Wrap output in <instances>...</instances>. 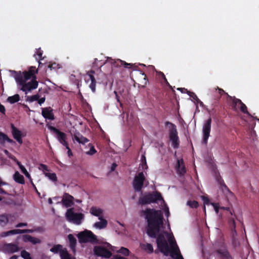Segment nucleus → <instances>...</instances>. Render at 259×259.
Segmentation results:
<instances>
[{"label": "nucleus", "mask_w": 259, "mask_h": 259, "mask_svg": "<svg viewBox=\"0 0 259 259\" xmlns=\"http://www.w3.org/2000/svg\"><path fill=\"white\" fill-rule=\"evenodd\" d=\"M142 212L148 223L146 233L151 238H157V247L161 252L167 256L170 252L169 247L164 235L159 234L161 226L163 225V213L161 210L154 208H146Z\"/></svg>", "instance_id": "obj_1"}, {"label": "nucleus", "mask_w": 259, "mask_h": 259, "mask_svg": "<svg viewBox=\"0 0 259 259\" xmlns=\"http://www.w3.org/2000/svg\"><path fill=\"white\" fill-rule=\"evenodd\" d=\"M13 73L16 82L21 86V90L23 92L26 93L37 88L38 83L36 80V77H33L30 81L26 82V81L23 79V75L20 72H17L16 71H13Z\"/></svg>", "instance_id": "obj_2"}, {"label": "nucleus", "mask_w": 259, "mask_h": 259, "mask_svg": "<svg viewBox=\"0 0 259 259\" xmlns=\"http://www.w3.org/2000/svg\"><path fill=\"white\" fill-rule=\"evenodd\" d=\"M212 254L219 259H233L227 246L224 243L214 244Z\"/></svg>", "instance_id": "obj_3"}, {"label": "nucleus", "mask_w": 259, "mask_h": 259, "mask_svg": "<svg viewBox=\"0 0 259 259\" xmlns=\"http://www.w3.org/2000/svg\"><path fill=\"white\" fill-rule=\"evenodd\" d=\"M165 124L166 126H171L169 130V138L171 142L172 147L174 149H178L180 145V140L176 125L168 121L165 122Z\"/></svg>", "instance_id": "obj_4"}, {"label": "nucleus", "mask_w": 259, "mask_h": 259, "mask_svg": "<svg viewBox=\"0 0 259 259\" xmlns=\"http://www.w3.org/2000/svg\"><path fill=\"white\" fill-rule=\"evenodd\" d=\"M73 210V208L68 209L65 213V217L68 221L79 225L84 219V215L82 213H75Z\"/></svg>", "instance_id": "obj_5"}, {"label": "nucleus", "mask_w": 259, "mask_h": 259, "mask_svg": "<svg viewBox=\"0 0 259 259\" xmlns=\"http://www.w3.org/2000/svg\"><path fill=\"white\" fill-rule=\"evenodd\" d=\"M163 200L161 194L159 192L153 193H148L141 197L139 199V203L142 205L155 203L157 200Z\"/></svg>", "instance_id": "obj_6"}, {"label": "nucleus", "mask_w": 259, "mask_h": 259, "mask_svg": "<svg viewBox=\"0 0 259 259\" xmlns=\"http://www.w3.org/2000/svg\"><path fill=\"white\" fill-rule=\"evenodd\" d=\"M229 98L231 101L230 106L231 108L234 111H237L238 108H240V111L244 113L247 114L248 116L251 117V114L247 111L246 106L239 99L236 98L235 97H231L228 96Z\"/></svg>", "instance_id": "obj_7"}, {"label": "nucleus", "mask_w": 259, "mask_h": 259, "mask_svg": "<svg viewBox=\"0 0 259 259\" xmlns=\"http://www.w3.org/2000/svg\"><path fill=\"white\" fill-rule=\"evenodd\" d=\"M105 246H96L94 248V253L98 256H101L104 258H110L112 255V253L108 248L111 249L112 246L109 243H106Z\"/></svg>", "instance_id": "obj_8"}, {"label": "nucleus", "mask_w": 259, "mask_h": 259, "mask_svg": "<svg viewBox=\"0 0 259 259\" xmlns=\"http://www.w3.org/2000/svg\"><path fill=\"white\" fill-rule=\"evenodd\" d=\"M77 237L80 243H95L97 241L96 236L89 230L80 232L77 234Z\"/></svg>", "instance_id": "obj_9"}, {"label": "nucleus", "mask_w": 259, "mask_h": 259, "mask_svg": "<svg viewBox=\"0 0 259 259\" xmlns=\"http://www.w3.org/2000/svg\"><path fill=\"white\" fill-rule=\"evenodd\" d=\"M48 128L53 133V134L55 135L56 138L60 144H61L64 146H67L68 144H69L67 141V135L65 133L60 131L59 129L51 125L48 126Z\"/></svg>", "instance_id": "obj_10"}, {"label": "nucleus", "mask_w": 259, "mask_h": 259, "mask_svg": "<svg viewBox=\"0 0 259 259\" xmlns=\"http://www.w3.org/2000/svg\"><path fill=\"white\" fill-rule=\"evenodd\" d=\"M145 177L143 172H139L136 176L133 181V187L137 192L140 191L144 185Z\"/></svg>", "instance_id": "obj_11"}, {"label": "nucleus", "mask_w": 259, "mask_h": 259, "mask_svg": "<svg viewBox=\"0 0 259 259\" xmlns=\"http://www.w3.org/2000/svg\"><path fill=\"white\" fill-rule=\"evenodd\" d=\"M211 121V118L209 117L208 119L205 120L203 125V142L206 144L207 143L208 139L210 136Z\"/></svg>", "instance_id": "obj_12"}, {"label": "nucleus", "mask_w": 259, "mask_h": 259, "mask_svg": "<svg viewBox=\"0 0 259 259\" xmlns=\"http://www.w3.org/2000/svg\"><path fill=\"white\" fill-rule=\"evenodd\" d=\"M38 70L36 69L35 66H31L29 67L28 71H25L23 72V77L25 81H27L33 77H36L35 74L37 73Z\"/></svg>", "instance_id": "obj_13"}, {"label": "nucleus", "mask_w": 259, "mask_h": 259, "mask_svg": "<svg viewBox=\"0 0 259 259\" xmlns=\"http://www.w3.org/2000/svg\"><path fill=\"white\" fill-rule=\"evenodd\" d=\"M175 168L177 174L180 177L184 176L186 173V168L183 159L177 160V163Z\"/></svg>", "instance_id": "obj_14"}, {"label": "nucleus", "mask_w": 259, "mask_h": 259, "mask_svg": "<svg viewBox=\"0 0 259 259\" xmlns=\"http://www.w3.org/2000/svg\"><path fill=\"white\" fill-rule=\"evenodd\" d=\"M3 250L5 252L13 253L18 251L20 248L18 245L14 243H5L3 246Z\"/></svg>", "instance_id": "obj_15"}, {"label": "nucleus", "mask_w": 259, "mask_h": 259, "mask_svg": "<svg viewBox=\"0 0 259 259\" xmlns=\"http://www.w3.org/2000/svg\"><path fill=\"white\" fill-rule=\"evenodd\" d=\"M41 114L46 119L51 120L55 119L53 109L51 107L42 108Z\"/></svg>", "instance_id": "obj_16"}, {"label": "nucleus", "mask_w": 259, "mask_h": 259, "mask_svg": "<svg viewBox=\"0 0 259 259\" xmlns=\"http://www.w3.org/2000/svg\"><path fill=\"white\" fill-rule=\"evenodd\" d=\"M170 244L171 245V250L170 255L171 257H174V255H177L176 259H184L183 257L180 253V249L177 246L176 242L174 243L172 241H170Z\"/></svg>", "instance_id": "obj_17"}, {"label": "nucleus", "mask_w": 259, "mask_h": 259, "mask_svg": "<svg viewBox=\"0 0 259 259\" xmlns=\"http://www.w3.org/2000/svg\"><path fill=\"white\" fill-rule=\"evenodd\" d=\"M12 133L14 138L20 144L23 142L22 139V133L17 128H16L13 124H11Z\"/></svg>", "instance_id": "obj_18"}, {"label": "nucleus", "mask_w": 259, "mask_h": 259, "mask_svg": "<svg viewBox=\"0 0 259 259\" xmlns=\"http://www.w3.org/2000/svg\"><path fill=\"white\" fill-rule=\"evenodd\" d=\"M73 199L74 198L72 196L70 195L68 193H65L62 201L64 205L66 207H69L73 204Z\"/></svg>", "instance_id": "obj_19"}, {"label": "nucleus", "mask_w": 259, "mask_h": 259, "mask_svg": "<svg viewBox=\"0 0 259 259\" xmlns=\"http://www.w3.org/2000/svg\"><path fill=\"white\" fill-rule=\"evenodd\" d=\"M114 65L115 66H123L125 68H131L133 70H136L137 68V66H136L135 64L128 63L119 59L114 61Z\"/></svg>", "instance_id": "obj_20"}, {"label": "nucleus", "mask_w": 259, "mask_h": 259, "mask_svg": "<svg viewBox=\"0 0 259 259\" xmlns=\"http://www.w3.org/2000/svg\"><path fill=\"white\" fill-rule=\"evenodd\" d=\"M73 140H74L78 143L82 144H85L89 142V140L87 138L84 137L78 132H75V133H74L73 137Z\"/></svg>", "instance_id": "obj_21"}, {"label": "nucleus", "mask_w": 259, "mask_h": 259, "mask_svg": "<svg viewBox=\"0 0 259 259\" xmlns=\"http://www.w3.org/2000/svg\"><path fill=\"white\" fill-rule=\"evenodd\" d=\"M93 73H94V71H90L88 73V76L89 77V79H90L91 81L89 85L90 88L93 93H95L96 92V80L93 74Z\"/></svg>", "instance_id": "obj_22"}, {"label": "nucleus", "mask_w": 259, "mask_h": 259, "mask_svg": "<svg viewBox=\"0 0 259 259\" xmlns=\"http://www.w3.org/2000/svg\"><path fill=\"white\" fill-rule=\"evenodd\" d=\"M99 220H100V221L96 222L94 224V226L99 229L105 228L107 226V221L105 219H103V217H99Z\"/></svg>", "instance_id": "obj_23"}, {"label": "nucleus", "mask_w": 259, "mask_h": 259, "mask_svg": "<svg viewBox=\"0 0 259 259\" xmlns=\"http://www.w3.org/2000/svg\"><path fill=\"white\" fill-rule=\"evenodd\" d=\"M68 239L69 242V246L72 251H75L77 241L74 236L70 234L68 235Z\"/></svg>", "instance_id": "obj_24"}, {"label": "nucleus", "mask_w": 259, "mask_h": 259, "mask_svg": "<svg viewBox=\"0 0 259 259\" xmlns=\"http://www.w3.org/2000/svg\"><path fill=\"white\" fill-rule=\"evenodd\" d=\"M10 217H11L10 214H3L0 215V225L2 227L6 226L9 222V219Z\"/></svg>", "instance_id": "obj_25"}, {"label": "nucleus", "mask_w": 259, "mask_h": 259, "mask_svg": "<svg viewBox=\"0 0 259 259\" xmlns=\"http://www.w3.org/2000/svg\"><path fill=\"white\" fill-rule=\"evenodd\" d=\"M13 178L15 181L19 184H24L25 183L24 177L17 171L14 174Z\"/></svg>", "instance_id": "obj_26"}, {"label": "nucleus", "mask_w": 259, "mask_h": 259, "mask_svg": "<svg viewBox=\"0 0 259 259\" xmlns=\"http://www.w3.org/2000/svg\"><path fill=\"white\" fill-rule=\"evenodd\" d=\"M6 141L9 143H14V141L12 139H10L6 134L0 132V144H4Z\"/></svg>", "instance_id": "obj_27"}, {"label": "nucleus", "mask_w": 259, "mask_h": 259, "mask_svg": "<svg viewBox=\"0 0 259 259\" xmlns=\"http://www.w3.org/2000/svg\"><path fill=\"white\" fill-rule=\"evenodd\" d=\"M156 76L158 77L159 78H161L163 80L162 81H161V83H165L167 86L171 88V86L170 85L169 82H168L164 74L161 72V71H156Z\"/></svg>", "instance_id": "obj_28"}, {"label": "nucleus", "mask_w": 259, "mask_h": 259, "mask_svg": "<svg viewBox=\"0 0 259 259\" xmlns=\"http://www.w3.org/2000/svg\"><path fill=\"white\" fill-rule=\"evenodd\" d=\"M90 212L92 214L99 217H102L101 214L103 213V210L101 208H97L96 207H92L90 209Z\"/></svg>", "instance_id": "obj_29"}, {"label": "nucleus", "mask_w": 259, "mask_h": 259, "mask_svg": "<svg viewBox=\"0 0 259 259\" xmlns=\"http://www.w3.org/2000/svg\"><path fill=\"white\" fill-rule=\"evenodd\" d=\"M60 256L61 259H75L71 257L66 248H64V249L60 252Z\"/></svg>", "instance_id": "obj_30"}, {"label": "nucleus", "mask_w": 259, "mask_h": 259, "mask_svg": "<svg viewBox=\"0 0 259 259\" xmlns=\"http://www.w3.org/2000/svg\"><path fill=\"white\" fill-rule=\"evenodd\" d=\"M63 246L61 244L54 245L53 247L50 249V251L55 254H57L63 250Z\"/></svg>", "instance_id": "obj_31"}, {"label": "nucleus", "mask_w": 259, "mask_h": 259, "mask_svg": "<svg viewBox=\"0 0 259 259\" xmlns=\"http://www.w3.org/2000/svg\"><path fill=\"white\" fill-rule=\"evenodd\" d=\"M20 100V96L15 94L14 96H10L7 98V101L11 104H14Z\"/></svg>", "instance_id": "obj_32"}, {"label": "nucleus", "mask_w": 259, "mask_h": 259, "mask_svg": "<svg viewBox=\"0 0 259 259\" xmlns=\"http://www.w3.org/2000/svg\"><path fill=\"white\" fill-rule=\"evenodd\" d=\"M18 233V229H14L10 230L6 232H3L1 233V236L2 237H5L9 235H14V234H17Z\"/></svg>", "instance_id": "obj_33"}, {"label": "nucleus", "mask_w": 259, "mask_h": 259, "mask_svg": "<svg viewBox=\"0 0 259 259\" xmlns=\"http://www.w3.org/2000/svg\"><path fill=\"white\" fill-rule=\"evenodd\" d=\"M215 96L217 99H220L222 95L224 94H227V93H225V91L217 87V88H215Z\"/></svg>", "instance_id": "obj_34"}, {"label": "nucleus", "mask_w": 259, "mask_h": 259, "mask_svg": "<svg viewBox=\"0 0 259 259\" xmlns=\"http://www.w3.org/2000/svg\"><path fill=\"white\" fill-rule=\"evenodd\" d=\"M187 204L189 206H190L191 208H197L199 206L198 202L195 200L188 201Z\"/></svg>", "instance_id": "obj_35"}, {"label": "nucleus", "mask_w": 259, "mask_h": 259, "mask_svg": "<svg viewBox=\"0 0 259 259\" xmlns=\"http://www.w3.org/2000/svg\"><path fill=\"white\" fill-rule=\"evenodd\" d=\"M48 68H49L51 70H57V69H59L60 68V66H59V64L56 63V62H53V63H50L48 65Z\"/></svg>", "instance_id": "obj_36"}, {"label": "nucleus", "mask_w": 259, "mask_h": 259, "mask_svg": "<svg viewBox=\"0 0 259 259\" xmlns=\"http://www.w3.org/2000/svg\"><path fill=\"white\" fill-rule=\"evenodd\" d=\"M107 64L106 63H102V61H99L98 59H95L94 62L93 63V67H99L101 68L103 65Z\"/></svg>", "instance_id": "obj_37"}, {"label": "nucleus", "mask_w": 259, "mask_h": 259, "mask_svg": "<svg viewBox=\"0 0 259 259\" xmlns=\"http://www.w3.org/2000/svg\"><path fill=\"white\" fill-rule=\"evenodd\" d=\"M143 248L149 253H151L153 252V246L150 243L146 244Z\"/></svg>", "instance_id": "obj_38"}, {"label": "nucleus", "mask_w": 259, "mask_h": 259, "mask_svg": "<svg viewBox=\"0 0 259 259\" xmlns=\"http://www.w3.org/2000/svg\"><path fill=\"white\" fill-rule=\"evenodd\" d=\"M22 238L24 242H30L32 236L29 235H24L22 236H19L18 239Z\"/></svg>", "instance_id": "obj_39"}, {"label": "nucleus", "mask_w": 259, "mask_h": 259, "mask_svg": "<svg viewBox=\"0 0 259 259\" xmlns=\"http://www.w3.org/2000/svg\"><path fill=\"white\" fill-rule=\"evenodd\" d=\"M118 252L120 253L125 256H128L129 255L130 251L127 248L122 247L118 251Z\"/></svg>", "instance_id": "obj_40"}, {"label": "nucleus", "mask_w": 259, "mask_h": 259, "mask_svg": "<svg viewBox=\"0 0 259 259\" xmlns=\"http://www.w3.org/2000/svg\"><path fill=\"white\" fill-rule=\"evenodd\" d=\"M21 256L24 258V259H32L30 253L27 252V251L24 250H22L21 252Z\"/></svg>", "instance_id": "obj_41"}, {"label": "nucleus", "mask_w": 259, "mask_h": 259, "mask_svg": "<svg viewBox=\"0 0 259 259\" xmlns=\"http://www.w3.org/2000/svg\"><path fill=\"white\" fill-rule=\"evenodd\" d=\"M46 176H47L50 180H52L54 182H56L57 181V178L56 175L55 173H47L46 174Z\"/></svg>", "instance_id": "obj_42"}, {"label": "nucleus", "mask_w": 259, "mask_h": 259, "mask_svg": "<svg viewBox=\"0 0 259 259\" xmlns=\"http://www.w3.org/2000/svg\"><path fill=\"white\" fill-rule=\"evenodd\" d=\"M36 55L38 57V58H36V59L39 60V66H40L42 65V64L39 61L40 60L42 59V51L40 48L37 50Z\"/></svg>", "instance_id": "obj_43"}, {"label": "nucleus", "mask_w": 259, "mask_h": 259, "mask_svg": "<svg viewBox=\"0 0 259 259\" xmlns=\"http://www.w3.org/2000/svg\"><path fill=\"white\" fill-rule=\"evenodd\" d=\"M33 230L32 229H18V234H23V233H31L33 232Z\"/></svg>", "instance_id": "obj_44"}, {"label": "nucleus", "mask_w": 259, "mask_h": 259, "mask_svg": "<svg viewBox=\"0 0 259 259\" xmlns=\"http://www.w3.org/2000/svg\"><path fill=\"white\" fill-rule=\"evenodd\" d=\"M38 99L39 96L38 95H33L28 97V99L30 102L37 101Z\"/></svg>", "instance_id": "obj_45"}, {"label": "nucleus", "mask_w": 259, "mask_h": 259, "mask_svg": "<svg viewBox=\"0 0 259 259\" xmlns=\"http://www.w3.org/2000/svg\"><path fill=\"white\" fill-rule=\"evenodd\" d=\"M30 242H31L33 244H36L37 243H40L41 242V241L39 239L32 236V239H31Z\"/></svg>", "instance_id": "obj_46"}, {"label": "nucleus", "mask_w": 259, "mask_h": 259, "mask_svg": "<svg viewBox=\"0 0 259 259\" xmlns=\"http://www.w3.org/2000/svg\"><path fill=\"white\" fill-rule=\"evenodd\" d=\"M97 152L94 146H92L89 151L87 152L88 155H93Z\"/></svg>", "instance_id": "obj_47"}, {"label": "nucleus", "mask_w": 259, "mask_h": 259, "mask_svg": "<svg viewBox=\"0 0 259 259\" xmlns=\"http://www.w3.org/2000/svg\"><path fill=\"white\" fill-rule=\"evenodd\" d=\"M220 187L223 192H230V190H229V188H228V187L227 186V185L225 184V183H223V184H222L220 186Z\"/></svg>", "instance_id": "obj_48"}, {"label": "nucleus", "mask_w": 259, "mask_h": 259, "mask_svg": "<svg viewBox=\"0 0 259 259\" xmlns=\"http://www.w3.org/2000/svg\"><path fill=\"white\" fill-rule=\"evenodd\" d=\"M39 169H41L44 171H48L49 169L48 166L44 164H40L39 165Z\"/></svg>", "instance_id": "obj_49"}, {"label": "nucleus", "mask_w": 259, "mask_h": 259, "mask_svg": "<svg viewBox=\"0 0 259 259\" xmlns=\"http://www.w3.org/2000/svg\"><path fill=\"white\" fill-rule=\"evenodd\" d=\"M229 223L231 227H233L234 228H235L236 224L234 218H230L229 220Z\"/></svg>", "instance_id": "obj_50"}, {"label": "nucleus", "mask_w": 259, "mask_h": 259, "mask_svg": "<svg viewBox=\"0 0 259 259\" xmlns=\"http://www.w3.org/2000/svg\"><path fill=\"white\" fill-rule=\"evenodd\" d=\"M188 94L193 99L196 100V101L199 100L197 96L194 93L189 92V93H188Z\"/></svg>", "instance_id": "obj_51"}, {"label": "nucleus", "mask_w": 259, "mask_h": 259, "mask_svg": "<svg viewBox=\"0 0 259 259\" xmlns=\"http://www.w3.org/2000/svg\"><path fill=\"white\" fill-rule=\"evenodd\" d=\"M64 147H65L66 149L68 150V151H67V154H68V155L69 157H71L73 155L72 154V152L71 150V149H70L69 147V144H68V145L67 146H65Z\"/></svg>", "instance_id": "obj_52"}, {"label": "nucleus", "mask_w": 259, "mask_h": 259, "mask_svg": "<svg viewBox=\"0 0 259 259\" xmlns=\"http://www.w3.org/2000/svg\"><path fill=\"white\" fill-rule=\"evenodd\" d=\"M202 199L203 200L204 204H209V199L204 196H202Z\"/></svg>", "instance_id": "obj_53"}, {"label": "nucleus", "mask_w": 259, "mask_h": 259, "mask_svg": "<svg viewBox=\"0 0 259 259\" xmlns=\"http://www.w3.org/2000/svg\"><path fill=\"white\" fill-rule=\"evenodd\" d=\"M142 162L143 163H144V166H143V168H148V165L147 164V163H146V157H145V156H142Z\"/></svg>", "instance_id": "obj_54"}, {"label": "nucleus", "mask_w": 259, "mask_h": 259, "mask_svg": "<svg viewBox=\"0 0 259 259\" xmlns=\"http://www.w3.org/2000/svg\"><path fill=\"white\" fill-rule=\"evenodd\" d=\"M114 94L116 95V99L117 101L120 104V106L121 107H122V103L121 102V101L120 100V98L118 96L117 92L116 91H114Z\"/></svg>", "instance_id": "obj_55"}, {"label": "nucleus", "mask_w": 259, "mask_h": 259, "mask_svg": "<svg viewBox=\"0 0 259 259\" xmlns=\"http://www.w3.org/2000/svg\"><path fill=\"white\" fill-rule=\"evenodd\" d=\"M212 205H213V207H214V209L215 210V211L217 212V213H218L219 212V206L218 205V204L217 203H212Z\"/></svg>", "instance_id": "obj_56"}, {"label": "nucleus", "mask_w": 259, "mask_h": 259, "mask_svg": "<svg viewBox=\"0 0 259 259\" xmlns=\"http://www.w3.org/2000/svg\"><path fill=\"white\" fill-rule=\"evenodd\" d=\"M27 224L25 223H19L17 225H16V227L17 228H20L22 227L27 226Z\"/></svg>", "instance_id": "obj_57"}, {"label": "nucleus", "mask_w": 259, "mask_h": 259, "mask_svg": "<svg viewBox=\"0 0 259 259\" xmlns=\"http://www.w3.org/2000/svg\"><path fill=\"white\" fill-rule=\"evenodd\" d=\"M45 100H46L45 97H42L40 99L39 98L38 100H37L38 103L41 105L42 103H44L45 102Z\"/></svg>", "instance_id": "obj_58"}, {"label": "nucleus", "mask_w": 259, "mask_h": 259, "mask_svg": "<svg viewBox=\"0 0 259 259\" xmlns=\"http://www.w3.org/2000/svg\"><path fill=\"white\" fill-rule=\"evenodd\" d=\"M217 181H218V183L220 184V186L222 184H223V183H225L224 180L222 179V178L221 177H219L217 178Z\"/></svg>", "instance_id": "obj_59"}, {"label": "nucleus", "mask_w": 259, "mask_h": 259, "mask_svg": "<svg viewBox=\"0 0 259 259\" xmlns=\"http://www.w3.org/2000/svg\"><path fill=\"white\" fill-rule=\"evenodd\" d=\"M6 109L3 105H0V112L3 114H5Z\"/></svg>", "instance_id": "obj_60"}, {"label": "nucleus", "mask_w": 259, "mask_h": 259, "mask_svg": "<svg viewBox=\"0 0 259 259\" xmlns=\"http://www.w3.org/2000/svg\"><path fill=\"white\" fill-rule=\"evenodd\" d=\"M178 90L181 91V92H182V93H187V94H188V93H189V92H190V91H188L187 90V89H185V88H178Z\"/></svg>", "instance_id": "obj_61"}, {"label": "nucleus", "mask_w": 259, "mask_h": 259, "mask_svg": "<svg viewBox=\"0 0 259 259\" xmlns=\"http://www.w3.org/2000/svg\"><path fill=\"white\" fill-rule=\"evenodd\" d=\"M114 259H127L124 257L121 256L120 255L116 254L114 256Z\"/></svg>", "instance_id": "obj_62"}, {"label": "nucleus", "mask_w": 259, "mask_h": 259, "mask_svg": "<svg viewBox=\"0 0 259 259\" xmlns=\"http://www.w3.org/2000/svg\"><path fill=\"white\" fill-rule=\"evenodd\" d=\"M20 169H21V172H22L23 174H25L27 171V170H26V169L25 168V167L23 165V166H20Z\"/></svg>", "instance_id": "obj_63"}, {"label": "nucleus", "mask_w": 259, "mask_h": 259, "mask_svg": "<svg viewBox=\"0 0 259 259\" xmlns=\"http://www.w3.org/2000/svg\"><path fill=\"white\" fill-rule=\"evenodd\" d=\"M165 215L167 217H168L170 214L169 209H168V208L167 206H166V208H165Z\"/></svg>", "instance_id": "obj_64"}]
</instances>
